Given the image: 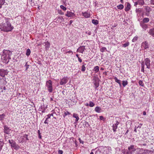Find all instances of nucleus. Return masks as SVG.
<instances>
[{"label": "nucleus", "mask_w": 154, "mask_h": 154, "mask_svg": "<svg viewBox=\"0 0 154 154\" xmlns=\"http://www.w3.org/2000/svg\"><path fill=\"white\" fill-rule=\"evenodd\" d=\"M63 152L62 150H59L58 151V153L59 154H63Z\"/></svg>", "instance_id": "a18cd8bd"}, {"label": "nucleus", "mask_w": 154, "mask_h": 154, "mask_svg": "<svg viewBox=\"0 0 154 154\" xmlns=\"http://www.w3.org/2000/svg\"><path fill=\"white\" fill-rule=\"evenodd\" d=\"M11 51L9 50H4L3 51L1 59L5 60L4 61L5 63H7L9 61V59H11L10 55H11Z\"/></svg>", "instance_id": "f03ea898"}, {"label": "nucleus", "mask_w": 154, "mask_h": 154, "mask_svg": "<svg viewBox=\"0 0 154 154\" xmlns=\"http://www.w3.org/2000/svg\"><path fill=\"white\" fill-rule=\"evenodd\" d=\"M85 49L84 47H81L78 49L77 51L80 53H83Z\"/></svg>", "instance_id": "6ab92c4d"}, {"label": "nucleus", "mask_w": 154, "mask_h": 154, "mask_svg": "<svg viewBox=\"0 0 154 154\" xmlns=\"http://www.w3.org/2000/svg\"><path fill=\"white\" fill-rule=\"evenodd\" d=\"M73 117L76 118V121L77 122L79 119V117L78 116V114H77L74 113L73 115Z\"/></svg>", "instance_id": "412c9836"}, {"label": "nucleus", "mask_w": 154, "mask_h": 154, "mask_svg": "<svg viewBox=\"0 0 154 154\" xmlns=\"http://www.w3.org/2000/svg\"><path fill=\"white\" fill-rule=\"evenodd\" d=\"M94 85H95V89H97V88L99 86V84L97 83L96 82H95L94 83Z\"/></svg>", "instance_id": "72a5a7b5"}, {"label": "nucleus", "mask_w": 154, "mask_h": 154, "mask_svg": "<svg viewBox=\"0 0 154 154\" xmlns=\"http://www.w3.org/2000/svg\"><path fill=\"white\" fill-rule=\"evenodd\" d=\"M64 115L63 116V117L64 118L65 117V116L67 115H69L71 114V113L69 112L68 111H65L64 112Z\"/></svg>", "instance_id": "393cba45"}, {"label": "nucleus", "mask_w": 154, "mask_h": 154, "mask_svg": "<svg viewBox=\"0 0 154 154\" xmlns=\"http://www.w3.org/2000/svg\"><path fill=\"white\" fill-rule=\"evenodd\" d=\"M138 4V2H136L134 3V5L135 6Z\"/></svg>", "instance_id": "69168bd1"}, {"label": "nucleus", "mask_w": 154, "mask_h": 154, "mask_svg": "<svg viewBox=\"0 0 154 154\" xmlns=\"http://www.w3.org/2000/svg\"><path fill=\"white\" fill-rule=\"evenodd\" d=\"M113 128V130L114 132L116 131V130L117 129V126L116 125H113L112 126Z\"/></svg>", "instance_id": "473e14b6"}, {"label": "nucleus", "mask_w": 154, "mask_h": 154, "mask_svg": "<svg viewBox=\"0 0 154 154\" xmlns=\"http://www.w3.org/2000/svg\"><path fill=\"white\" fill-rule=\"evenodd\" d=\"M86 34H87L89 35H90L91 34V32H86Z\"/></svg>", "instance_id": "3c124183"}, {"label": "nucleus", "mask_w": 154, "mask_h": 154, "mask_svg": "<svg viewBox=\"0 0 154 154\" xmlns=\"http://www.w3.org/2000/svg\"><path fill=\"white\" fill-rule=\"evenodd\" d=\"M129 132V130L128 129H127L126 133L125 134V135H126Z\"/></svg>", "instance_id": "e2e57ef3"}, {"label": "nucleus", "mask_w": 154, "mask_h": 154, "mask_svg": "<svg viewBox=\"0 0 154 154\" xmlns=\"http://www.w3.org/2000/svg\"><path fill=\"white\" fill-rule=\"evenodd\" d=\"M11 148H14L15 149L17 150L19 149L20 146L16 144L15 142L14 141L12 143L11 145Z\"/></svg>", "instance_id": "0eeeda50"}, {"label": "nucleus", "mask_w": 154, "mask_h": 154, "mask_svg": "<svg viewBox=\"0 0 154 154\" xmlns=\"http://www.w3.org/2000/svg\"><path fill=\"white\" fill-rule=\"evenodd\" d=\"M28 135L27 134H24L23 136V137L24 138H25L26 139V140H29V139L28 138Z\"/></svg>", "instance_id": "37998d69"}, {"label": "nucleus", "mask_w": 154, "mask_h": 154, "mask_svg": "<svg viewBox=\"0 0 154 154\" xmlns=\"http://www.w3.org/2000/svg\"><path fill=\"white\" fill-rule=\"evenodd\" d=\"M10 129L6 125L4 126V133L7 134H9L10 133Z\"/></svg>", "instance_id": "6e6552de"}, {"label": "nucleus", "mask_w": 154, "mask_h": 154, "mask_svg": "<svg viewBox=\"0 0 154 154\" xmlns=\"http://www.w3.org/2000/svg\"><path fill=\"white\" fill-rule=\"evenodd\" d=\"M138 38V37L137 36H136L134 37V38L132 40V42H135L137 40Z\"/></svg>", "instance_id": "4c0bfd02"}, {"label": "nucleus", "mask_w": 154, "mask_h": 154, "mask_svg": "<svg viewBox=\"0 0 154 154\" xmlns=\"http://www.w3.org/2000/svg\"><path fill=\"white\" fill-rule=\"evenodd\" d=\"M148 151L147 149H137L136 152L135 154H146Z\"/></svg>", "instance_id": "20e7f679"}, {"label": "nucleus", "mask_w": 154, "mask_h": 154, "mask_svg": "<svg viewBox=\"0 0 154 154\" xmlns=\"http://www.w3.org/2000/svg\"><path fill=\"white\" fill-rule=\"evenodd\" d=\"M140 25L142 28L145 30L148 28V25L146 23H140Z\"/></svg>", "instance_id": "9b49d317"}, {"label": "nucleus", "mask_w": 154, "mask_h": 154, "mask_svg": "<svg viewBox=\"0 0 154 154\" xmlns=\"http://www.w3.org/2000/svg\"><path fill=\"white\" fill-rule=\"evenodd\" d=\"M129 45V43L128 42L126 43L125 44H123V46L125 48L126 47L128 46Z\"/></svg>", "instance_id": "a19ab883"}, {"label": "nucleus", "mask_w": 154, "mask_h": 154, "mask_svg": "<svg viewBox=\"0 0 154 154\" xmlns=\"http://www.w3.org/2000/svg\"><path fill=\"white\" fill-rule=\"evenodd\" d=\"M119 122L118 121H116V123L114 124L115 125H116L117 126L119 125Z\"/></svg>", "instance_id": "13d9d810"}, {"label": "nucleus", "mask_w": 154, "mask_h": 154, "mask_svg": "<svg viewBox=\"0 0 154 154\" xmlns=\"http://www.w3.org/2000/svg\"><path fill=\"white\" fill-rule=\"evenodd\" d=\"M66 53H72V54L73 52H72V51H67V52H66Z\"/></svg>", "instance_id": "bf43d9fd"}, {"label": "nucleus", "mask_w": 154, "mask_h": 154, "mask_svg": "<svg viewBox=\"0 0 154 154\" xmlns=\"http://www.w3.org/2000/svg\"><path fill=\"white\" fill-rule=\"evenodd\" d=\"M141 71L144 72V67H141Z\"/></svg>", "instance_id": "864d4df0"}, {"label": "nucleus", "mask_w": 154, "mask_h": 154, "mask_svg": "<svg viewBox=\"0 0 154 154\" xmlns=\"http://www.w3.org/2000/svg\"><path fill=\"white\" fill-rule=\"evenodd\" d=\"M5 115L4 114L2 115L0 114V120H3L5 118Z\"/></svg>", "instance_id": "c85d7f7f"}, {"label": "nucleus", "mask_w": 154, "mask_h": 154, "mask_svg": "<svg viewBox=\"0 0 154 154\" xmlns=\"http://www.w3.org/2000/svg\"><path fill=\"white\" fill-rule=\"evenodd\" d=\"M45 109H43V110H42V113H44L45 112Z\"/></svg>", "instance_id": "774afa93"}, {"label": "nucleus", "mask_w": 154, "mask_h": 154, "mask_svg": "<svg viewBox=\"0 0 154 154\" xmlns=\"http://www.w3.org/2000/svg\"><path fill=\"white\" fill-rule=\"evenodd\" d=\"M106 50V48L104 47H102L100 49V51L102 52H103L104 51H105V50Z\"/></svg>", "instance_id": "58836bf2"}, {"label": "nucleus", "mask_w": 154, "mask_h": 154, "mask_svg": "<svg viewBox=\"0 0 154 154\" xmlns=\"http://www.w3.org/2000/svg\"><path fill=\"white\" fill-rule=\"evenodd\" d=\"M131 5L129 3H127V7L125 8V11L126 12L129 11L131 8Z\"/></svg>", "instance_id": "f3484780"}, {"label": "nucleus", "mask_w": 154, "mask_h": 154, "mask_svg": "<svg viewBox=\"0 0 154 154\" xmlns=\"http://www.w3.org/2000/svg\"><path fill=\"white\" fill-rule=\"evenodd\" d=\"M38 131L39 132V133H38L39 136H38V137H39V138L41 139V135L40 134V132H39V130Z\"/></svg>", "instance_id": "6e6d98bb"}, {"label": "nucleus", "mask_w": 154, "mask_h": 154, "mask_svg": "<svg viewBox=\"0 0 154 154\" xmlns=\"http://www.w3.org/2000/svg\"><path fill=\"white\" fill-rule=\"evenodd\" d=\"M149 20V19L148 18L145 17L143 19L142 21H141L140 23H148Z\"/></svg>", "instance_id": "4468645a"}, {"label": "nucleus", "mask_w": 154, "mask_h": 154, "mask_svg": "<svg viewBox=\"0 0 154 154\" xmlns=\"http://www.w3.org/2000/svg\"><path fill=\"white\" fill-rule=\"evenodd\" d=\"M58 19L61 20V22L63 21L64 20V19L62 17H58Z\"/></svg>", "instance_id": "c03bdc74"}, {"label": "nucleus", "mask_w": 154, "mask_h": 154, "mask_svg": "<svg viewBox=\"0 0 154 154\" xmlns=\"http://www.w3.org/2000/svg\"><path fill=\"white\" fill-rule=\"evenodd\" d=\"M93 70L95 72V73L98 72L99 71V67L98 66H95Z\"/></svg>", "instance_id": "5701e85b"}, {"label": "nucleus", "mask_w": 154, "mask_h": 154, "mask_svg": "<svg viewBox=\"0 0 154 154\" xmlns=\"http://www.w3.org/2000/svg\"><path fill=\"white\" fill-rule=\"evenodd\" d=\"M150 60L148 58H146L145 60V65L146 66V67L148 69L150 68Z\"/></svg>", "instance_id": "423d86ee"}, {"label": "nucleus", "mask_w": 154, "mask_h": 154, "mask_svg": "<svg viewBox=\"0 0 154 154\" xmlns=\"http://www.w3.org/2000/svg\"><path fill=\"white\" fill-rule=\"evenodd\" d=\"M14 141L13 140H9L8 141L9 143H10L11 145L12 144V143H13V142H14Z\"/></svg>", "instance_id": "8fccbe9b"}, {"label": "nucleus", "mask_w": 154, "mask_h": 154, "mask_svg": "<svg viewBox=\"0 0 154 154\" xmlns=\"http://www.w3.org/2000/svg\"><path fill=\"white\" fill-rule=\"evenodd\" d=\"M82 14L83 15V16L86 18H88L90 17V14H88L87 12H82Z\"/></svg>", "instance_id": "dca6fc26"}, {"label": "nucleus", "mask_w": 154, "mask_h": 154, "mask_svg": "<svg viewBox=\"0 0 154 154\" xmlns=\"http://www.w3.org/2000/svg\"><path fill=\"white\" fill-rule=\"evenodd\" d=\"M117 8L119 9H122L124 8V6L122 5H120L117 6Z\"/></svg>", "instance_id": "c756f323"}, {"label": "nucleus", "mask_w": 154, "mask_h": 154, "mask_svg": "<svg viewBox=\"0 0 154 154\" xmlns=\"http://www.w3.org/2000/svg\"><path fill=\"white\" fill-rule=\"evenodd\" d=\"M4 145V143L1 141H0V151L2 149V148Z\"/></svg>", "instance_id": "f704fd0d"}, {"label": "nucleus", "mask_w": 154, "mask_h": 154, "mask_svg": "<svg viewBox=\"0 0 154 154\" xmlns=\"http://www.w3.org/2000/svg\"><path fill=\"white\" fill-rule=\"evenodd\" d=\"M138 127H139V126H138L137 127L135 126V127L134 128V131L135 132H137V129L138 128Z\"/></svg>", "instance_id": "de8ad7c7"}, {"label": "nucleus", "mask_w": 154, "mask_h": 154, "mask_svg": "<svg viewBox=\"0 0 154 154\" xmlns=\"http://www.w3.org/2000/svg\"><path fill=\"white\" fill-rule=\"evenodd\" d=\"M29 65H28V66H27L26 67V69L25 71L27 70L29 68Z\"/></svg>", "instance_id": "0e129e2a"}, {"label": "nucleus", "mask_w": 154, "mask_h": 154, "mask_svg": "<svg viewBox=\"0 0 154 154\" xmlns=\"http://www.w3.org/2000/svg\"><path fill=\"white\" fill-rule=\"evenodd\" d=\"M138 4L141 5H143L144 3V2L143 0H140L138 1Z\"/></svg>", "instance_id": "7c9ffc66"}, {"label": "nucleus", "mask_w": 154, "mask_h": 154, "mask_svg": "<svg viewBox=\"0 0 154 154\" xmlns=\"http://www.w3.org/2000/svg\"><path fill=\"white\" fill-rule=\"evenodd\" d=\"M95 110L96 112L99 113L100 112L101 108L99 106H97L95 107Z\"/></svg>", "instance_id": "4be33fe9"}, {"label": "nucleus", "mask_w": 154, "mask_h": 154, "mask_svg": "<svg viewBox=\"0 0 154 154\" xmlns=\"http://www.w3.org/2000/svg\"><path fill=\"white\" fill-rule=\"evenodd\" d=\"M48 91L50 92H51L53 91V88L52 86L48 88Z\"/></svg>", "instance_id": "e433bc0d"}, {"label": "nucleus", "mask_w": 154, "mask_h": 154, "mask_svg": "<svg viewBox=\"0 0 154 154\" xmlns=\"http://www.w3.org/2000/svg\"><path fill=\"white\" fill-rule=\"evenodd\" d=\"M148 33L149 35L154 37V28L150 29Z\"/></svg>", "instance_id": "2eb2a0df"}, {"label": "nucleus", "mask_w": 154, "mask_h": 154, "mask_svg": "<svg viewBox=\"0 0 154 154\" xmlns=\"http://www.w3.org/2000/svg\"><path fill=\"white\" fill-rule=\"evenodd\" d=\"M78 59L80 63H81L82 62V60L79 57H78Z\"/></svg>", "instance_id": "603ef678"}, {"label": "nucleus", "mask_w": 154, "mask_h": 154, "mask_svg": "<svg viewBox=\"0 0 154 154\" xmlns=\"http://www.w3.org/2000/svg\"><path fill=\"white\" fill-rule=\"evenodd\" d=\"M143 114L144 115H146V112L145 111H143Z\"/></svg>", "instance_id": "680f3d73"}, {"label": "nucleus", "mask_w": 154, "mask_h": 154, "mask_svg": "<svg viewBox=\"0 0 154 154\" xmlns=\"http://www.w3.org/2000/svg\"><path fill=\"white\" fill-rule=\"evenodd\" d=\"M139 84L140 85H141L142 86H143L144 85L143 82L141 80H140L139 81Z\"/></svg>", "instance_id": "ea45409f"}, {"label": "nucleus", "mask_w": 154, "mask_h": 154, "mask_svg": "<svg viewBox=\"0 0 154 154\" xmlns=\"http://www.w3.org/2000/svg\"><path fill=\"white\" fill-rule=\"evenodd\" d=\"M72 22H73L72 20H70V21H69L70 24V25L72 23Z\"/></svg>", "instance_id": "338daca9"}, {"label": "nucleus", "mask_w": 154, "mask_h": 154, "mask_svg": "<svg viewBox=\"0 0 154 154\" xmlns=\"http://www.w3.org/2000/svg\"><path fill=\"white\" fill-rule=\"evenodd\" d=\"M5 0H0V8H1L2 6L4 5L5 2Z\"/></svg>", "instance_id": "bb28decb"}, {"label": "nucleus", "mask_w": 154, "mask_h": 154, "mask_svg": "<svg viewBox=\"0 0 154 154\" xmlns=\"http://www.w3.org/2000/svg\"><path fill=\"white\" fill-rule=\"evenodd\" d=\"M46 86L47 88L52 86V82L51 80H49L46 83Z\"/></svg>", "instance_id": "a211bd4d"}, {"label": "nucleus", "mask_w": 154, "mask_h": 154, "mask_svg": "<svg viewBox=\"0 0 154 154\" xmlns=\"http://www.w3.org/2000/svg\"><path fill=\"white\" fill-rule=\"evenodd\" d=\"M5 71L2 69H0V75L2 77H4L6 75Z\"/></svg>", "instance_id": "9d476101"}, {"label": "nucleus", "mask_w": 154, "mask_h": 154, "mask_svg": "<svg viewBox=\"0 0 154 154\" xmlns=\"http://www.w3.org/2000/svg\"><path fill=\"white\" fill-rule=\"evenodd\" d=\"M128 84V82L127 81H123L122 85L123 87H125Z\"/></svg>", "instance_id": "2f4dec72"}, {"label": "nucleus", "mask_w": 154, "mask_h": 154, "mask_svg": "<svg viewBox=\"0 0 154 154\" xmlns=\"http://www.w3.org/2000/svg\"><path fill=\"white\" fill-rule=\"evenodd\" d=\"M5 22L2 23L1 27L3 28L4 31L8 32L11 31L14 28L13 26H11L10 22L9 19L5 18Z\"/></svg>", "instance_id": "f257e3e1"}, {"label": "nucleus", "mask_w": 154, "mask_h": 154, "mask_svg": "<svg viewBox=\"0 0 154 154\" xmlns=\"http://www.w3.org/2000/svg\"><path fill=\"white\" fill-rule=\"evenodd\" d=\"M65 15L68 17H72L75 15V14L70 11H67Z\"/></svg>", "instance_id": "f8f14e48"}, {"label": "nucleus", "mask_w": 154, "mask_h": 154, "mask_svg": "<svg viewBox=\"0 0 154 154\" xmlns=\"http://www.w3.org/2000/svg\"><path fill=\"white\" fill-rule=\"evenodd\" d=\"M68 79L67 77H64L62 79L60 80V85H62L65 84L67 82Z\"/></svg>", "instance_id": "39448f33"}, {"label": "nucleus", "mask_w": 154, "mask_h": 154, "mask_svg": "<svg viewBox=\"0 0 154 154\" xmlns=\"http://www.w3.org/2000/svg\"><path fill=\"white\" fill-rule=\"evenodd\" d=\"M141 46L142 47L144 48L145 49L149 48L148 43L146 41L142 42L141 44Z\"/></svg>", "instance_id": "1a4fd4ad"}, {"label": "nucleus", "mask_w": 154, "mask_h": 154, "mask_svg": "<svg viewBox=\"0 0 154 154\" xmlns=\"http://www.w3.org/2000/svg\"><path fill=\"white\" fill-rule=\"evenodd\" d=\"M48 116H48L49 117H50H50H51V116H53V114H49L48 115H47Z\"/></svg>", "instance_id": "5fc2aeb1"}, {"label": "nucleus", "mask_w": 154, "mask_h": 154, "mask_svg": "<svg viewBox=\"0 0 154 154\" xmlns=\"http://www.w3.org/2000/svg\"><path fill=\"white\" fill-rule=\"evenodd\" d=\"M141 67H144V62H143L141 64Z\"/></svg>", "instance_id": "09e8293b"}, {"label": "nucleus", "mask_w": 154, "mask_h": 154, "mask_svg": "<svg viewBox=\"0 0 154 154\" xmlns=\"http://www.w3.org/2000/svg\"><path fill=\"white\" fill-rule=\"evenodd\" d=\"M103 119V117L102 116H100V119L101 120H102Z\"/></svg>", "instance_id": "4d7b16f0"}, {"label": "nucleus", "mask_w": 154, "mask_h": 154, "mask_svg": "<svg viewBox=\"0 0 154 154\" xmlns=\"http://www.w3.org/2000/svg\"><path fill=\"white\" fill-rule=\"evenodd\" d=\"M92 22L95 25H97L98 23V21L97 20L93 19L92 20Z\"/></svg>", "instance_id": "b1692460"}, {"label": "nucleus", "mask_w": 154, "mask_h": 154, "mask_svg": "<svg viewBox=\"0 0 154 154\" xmlns=\"http://www.w3.org/2000/svg\"><path fill=\"white\" fill-rule=\"evenodd\" d=\"M50 118V117L48 116L46 119L45 121L44 122V123L45 124H48V122H47V120Z\"/></svg>", "instance_id": "49530a36"}, {"label": "nucleus", "mask_w": 154, "mask_h": 154, "mask_svg": "<svg viewBox=\"0 0 154 154\" xmlns=\"http://www.w3.org/2000/svg\"><path fill=\"white\" fill-rule=\"evenodd\" d=\"M137 149L134 147V145H131L128 147V150L126 154H134L135 151H136Z\"/></svg>", "instance_id": "7ed1b4c3"}, {"label": "nucleus", "mask_w": 154, "mask_h": 154, "mask_svg": "<svg viewBox=\"0 0 154 154\" xmlns=\"http://www.w3.org/2000/svg\"><path fill=\"white\" fill-rule=\"evenodd\" d=\"M44 43L45 44V49L46 50H48L50 47V43L48 42L47 41L44 42Z\"/></svg>", "instance_id": "ddd939ff"}, {"label": "nucleus", "mask_w": 154, "mask_h": 154, "mask_svg": "<svg viewBox=\"0 0 154 154\" xmlns=\"http://www.w3.org/2000/svg\"><path fill=\"white\" fill-rule=\"evenodd\" d=\"M31 51L29 49H28L26 50V54L27 56H29L30 55Z\"/></svg>", "instance_id": "cd10ccee"}, {"label": "nucleus", "mask_w": 154, "mask_h": 154, "mask_svg": "<svg viewBox=\"0 0 154 154\" xmlns=\"http://www.w3.org/2000/svg\"><path fill=\"white\" fill-rule=\"evenodd\" d=\"M82 63L83 64V65L82 66L81 70L82 72H84L86 68L85 65H86V64L84 63Z\"/></svg>", "instance_id": "a878e982"}, {"label": "nucleus", "mask_w": 154, "mask_h": 154, "mask_svg": "<svg viewBox=\"0 0 154 154\" xmlns=\"http://www.w3.org/2000/svg\"><path fill=\"white\" fill-rule=\"evenodd\" d=\"M114 79H115V81L119 84L120 86H121V81L120 80L118 79L116 77H115L114 78Z\"/></svg>", "instance_id": "aec40b11"}, {"label": "nucleus", "mask_w": 154, "mask_h": 154, "mask_svg": "<svg viewBox=\"0 0 154 154\" xmlns=\"http://www.w3.org/2000/svg\"><path fill=\"white\" fill-rule=\"evenodd\" d=\"M60 8L63 10L64 11H65L66 10V8L63 5H61L60 6Z\"/></svg>", "instance_id": "79ce46f5"}, {"label": "nucleus", "mask_w": 154, "mask_h": 154, "mask_svg": "<svg viewBox=\"0 0 154 154\" xmlns=\"http://www.w3.org/2000/svg\"><path fill=\"white\" fill-rule=\"evenodd\" d=\"M94 104L91 101H90L89 102V106L90 107H92L94 106Z\"/></svg>", "instance_id": "c9c22d12"}, {"label": "nucleus", "mask_w": 154, "mask_h": 154, "mask_svg": "<svg viewBox=\"0 0 154 154\" xmlns=\"http://www.w3.org/2000/svg\"><path fill=\"white\" fill-rule=\"evenodd\" d=\"M151 4L153 5H154V0H151Z\"/></svg>", "instance_id": "052dcab7"}]
</instances>
